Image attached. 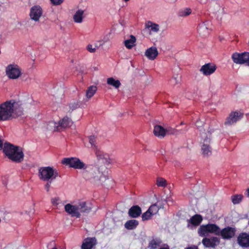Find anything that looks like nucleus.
<instances>
[{
  "label": "nucleus",
  "instance_id": "a19ab883",
  "mask_svg": "<svg viewBox=\"0 0 249 249\" xmlns=\"http://www.w3.org/2000/svg\"><path fill=\"white\" fill-rule=\"evenodd\" d=\"M89 142L91 145L92 147H94L95 149L97 148L95 145L96 142V138L94 136H90L89 137Z\"/></svg>",
  "mask_w": 249,
  "mask_h": 249
},
{
  "label": "nucleus",
  "instance_id": "8fccbe9b",
  "mask_svg": "<svg viewBox=\"0 0 249 249\" xmlns=\"http://www.w3.org/2000/svg\"><path fill=\"white\" fill-rule=\"evenodd\" d=\"M169 249V247L167 246L166 247H162V248H160V249Z\"/></svg>",
  "mask_w": 249,
  "mask_h": 249
},
{
  "label": "nucleus",
  "instance_id": "ea45409f",
  "mask_svg": "<svg viewBox=\"0 0 249 249\" xmlns=\"http://www.w3.org/2000/svg\"><path fill=\"white\" fill-rule=\"evenodd\" d=\"M153 215L151 212L148 210L146 212L143 213L142 216V220H147L151 218Z\"/></svg>",
  "mask_w": 249,
  "mask_h": 249
},
{
  "label": "nucleus",
  "instance_id": "09e8293b",
  "mask_svg": "<svg viewBox=\"0 0 249 249\" xmlns=\"http://www.w3.org/2000/svg\"><path fill=\"white\" fill-rule=\"evenodd\" d=\"M202 124V122H200L199 121H197L196 123V125L197 127H199V126H200V125Z\"/></svg>",
  "mask_w": 249,
  "mask_h": 249
},
{
  "label": "nucleus",
  "instance_id": "6ab92c4d",
  "mask_svg": "<svg viewBox=\"0 0 249 249\" xmlns=\"http://www.w3.org/2000/svg\"><path fill=\"white\" fill-rule=\"evenodd\" d=\"M239 245L242 247H249V234L244 232L240 234L237 238Z\"/></svg>",
  "mask_w": 249,
  "mask_h": 249
},
{
  "label": "nucleus",
  "instance_id": "f03ea898",
  "mask_svg": "<svg viewBox=\"0 0 249 249\" xmlns=\"http://www.w3.org/2000/svg\"><path fill=\"white\" fill-rule=\"evenodd\" d=\"M3 151L9 159L16 162H20L23 160L24 154L22 149L9 142L4 143Z\"/></svg>",
  "mask_w": 249,
  "mask_h": 249
},
{
  "label": "nucleus",
  "instance_id": "f3484780",
  "mask_svg": "<svg viewBox=\"0 0 249 249\" xmlns=\"http://www.w3.org/2000/svg\"><path fill=\"white\" fill-rule=\"evenodd\" d=\"M64 209L65 211L72 216H75L77 218L80 217L77 204L73 205L71 204H67L64 206Z\"/></svg>",
  "mask_w": 249,
  "mask_h": 249
},
{
  "label": "nucleus",
  "instance_id": "20e7f679",
  "mask_svg": "<svg viewBox=\"0 0 249 249\" xmlns=\"http://www.w3.org/2000/svg\"><path fill=\"white\" fill-rule=\"evenodd\" d=\"M57 176V171L50 166L40 167L38 170V177L43 181H52L55 179Z\"/></svg>",
  "mask_w": 249,
  "mask_h": 249
},
{
  "label": "nucleus",
  "instance_id": "4468645a",
  "mask_svg": "<svg viewBox=\"0 0 249 249\" xmlns=\"http://www.w3.org/2000/svg\"><path fill=\"white\" fill-rule=\"evenodd\" d=\"M216 68L214 64L209 63L203 65L200 69V71L204 75L209 76L215 72Z\"/></svg>",
  "mask_w": 249,
  "mask_h": 249
},
{
  "label": "nucleus",
  "instance_id": "de8ad7c7",
  "mask_svg": "<svg viewBox=\"0 0 249 249\" xmlns=\"http://www.w3.org/2000/svg\"><path fill=\"white\" fill-rule=\"evenodd\" d=\"M185 249H198V248L197 246H192L189 247Z\"/></svg>",
  "mask_w": 249,
  "mask_h": 249
},
{
  "label": "nucleus",
  "instance_id": "dca6fc26",
  "mask_svg": "<svg viewBox=\"0 0 249 249\" xmlns=\"http://www.w3.org/2000/svg\"><path fill=\"white\" fill-rule=\"evenodd\" d=\"M153 132L156 136L160 138H163L166 134L173 133V132L170 131V128L165 129L160 125L155 126Z\"/></svg>",
  "mask_w": 249,
  "mask_h": 249
},
{
  "label": "nucleus",
  "instance_id": "f257e3e1",
  "mask_svg": "<svg viewBox=\"0 0 249 249\" xmlns=\"http://www.w3.org/2000/svg\"><path fill=\"white\" fill-rule=\"evenodd\" d=\"M23 113L22 104L19 101L10 100L0 104V122L16 118Z\"/></svg>",
  "mask_w": 249,
  "mask_h": 249
},
{
  "label": "nucleus",
  "instance_id": "bb28decb",
  "mask_svg": "<svg viewBox=\"0 0 249 249\" xmlns=\"http://www.w3.org/2000/svg\"><path fill=\"white\" fill-rule=\"evenodd\" d=\"M142 213L141 208L138 206L132 207L128 211L129 215L133 218H136L140 215Z\"/></svg>",
  "mask_w": 249,
  "mask_h": 249
},
{
  "label": "nucleus",
  "instance_id": "c756f323",
  "mask_svg": "<svg viewBox=\"0 0 249 249\" xmlns=\"http://www.w3.org/2000/svg\"><path fill=\"white\" fill-rule=\"evenodd\" d=\"M107 83L115 89H118L121 85L120 80L116 79L113 77L108 78L107 80Z\"/></svg>",
  "mask_w": 249,
  "mask_h": 249
},
{
  "label": "nucleus",
  "instance_id": "c9c22d12",
  "mask_svg": "<svg viewBox=\"0 0 249 249\" xmlns=\"http://www.w3.org/2000/svg\"><path fill=\"white\" fill-rule=\"evenodd\" d=\"M243 196L241 195H236L231 197L232 202L234 204H239L242 200Z\"/></svg>",
  "mask_w": 249,
  "mask_h": 249
},
{
  "label": "nucleus",
  "instance_id": "72a5a7b5",
  "mask_svg": "<svg viewBox=\"0 0 249 249\" xmlns=\"http://www.w3.org/2000/svg\"><path fill=\"white\" fill-rule=\"evenodd\" d=\"M46 129L51 131H59L58 123L52 121L46 124Z\"/></svg>",
  "mask_w": 249,
  "mask_h": 249
},
{
  "label": "nucleus",
  "instance_id": "5fc2aeb1",
  "mask_svg": "<svg viewBox=\"0 0 249 249\" xmlns=\"http://www.w3.org/2000/svg\"><path fill=\"white\" fill-rule=\"evenodd\" d=\"M56 249V248H53V249Z\"/></svg>",
  "mask_w": 249,
  "mask_h": 249
},
{
  "label": "nucleus",
  "instance_id": "6e6552de",
  "mask_svg": "<svg viewBox=\"0 0 249 249\" xmlns=\"http://www.w3.org/2000/svg\"><path fill=\"white\" fill-rule=\"evenodd\" d=\"M89 175L91 181L98 184L102 183L107 179L106 176L101 173L96 167L92 168Z\"/></svg>",
  "mask_w": 249,
  "mask_h": 249
},
{
  "label": "nucleus",
  "instance_id": "b1692460",
  "mask_svg": "<svg viewBox=\"0 0 249 249\" xmlns=\"http://www.w3.org/2000/svg\"><path fill=\"white\" fill-rule=\"evenodd\" d=\"M207 22H203L199 24L197 27V31L200 35L205 36L209 34V29L207 27Z\"/></svg>",
  "mask_w": 249,
  "mask_h": 249
},
{
  "label": "nucleus",
  "instance_id": "393cba45",
  "mask_svg": "<svg viewBox=\"0 0 249 249\" xmlns=\"http://www.w3.org/2000/svg\"><path fill=\"white\" fill-rule=\"evenodd\" d=\"M51 202L53 206L58 210L63 209V207L65 205V202L58 197L52 198L51 199Z\"/></svg>",
  "mask_w": 249,
  "mask_h": 249
},
{
  "label": "nucleus",
  "instance_id": "3c124183",
  "mask_svg": "<svg viewBox=\"0 0 249 249\" xmlns=\"http://www.w3.org/2000/svg\"><path fill=\"white\" fill-rule=\"evenodd\" d=\"M246 116L247 117V118L249 119V113H247L246 114Z\"/></svg>",
  "mask_w": 249,
  "mask_h": 249
},
{
  "label": "nucleus",
  "instance_id": "473e14b6",
  "mask_svg": "<svg viewBox=\"0 0 249 249\" xmlns=\"http://www.w3.org/2000/svg\"><path fill=\"white\" fill-rule=\"evenodd\" d=\"M161 243V241L159 238H155L151 240L148 244L149 249H157Z\"/></svg>",
  "mask_w": 249,
  "mask_h": 249
},
{
  "label": "nucleus",
  "instance_id": "5701e85b",
  "mask_svg": "<svg viewBox=\"0 0 249 249\" xmlns=\"http://www.w3.org/2000/svg\"><path fill=\"white\" fill-rule=\"evenodd\" d=\"M96 243V240L95 238H88L84 240L81 249H91Z\"/></svg>",
  "mask_w": 249,
  "mask_h": 249
},
{
  "label": "nucleus",
  "instance_id": "2eb2a0df",
  "mask_svg": "<svg viewBox=\"0 0 249 249\" xmlns=\"http://www.w3.org/2000/svg\"><path fill=\"white\" fill-rule=\"evenodd\" d=\"M94 152L98 160H100L103 163L107 164L111 163V159L108 154L104 153L98 148H96Z\"/></svg>",
  "mask_w": 249,
  "mask_h": 249
},
{
  "label": "nucleus",
  "instance_id": "f8f14e48",
  "mask_svg": "<svg viewBox=\"0 0 249 249\" xmlns=\"http://www.w3.org/2000/svg\"><path fill=\"white\" fill-rule=\"evenodd\" d=\"M218 233L216 234V235H220L223 239L229 240L234 237L235 233V229L230 227H227L220 230L218 227Z\"/></svg>",
  "mask_w": 249,
  "mask_h": 249
},
{
  "label": "nucleus",
  "instance_id": "7c9ffc66",
  "mask_svg": "<svg viewBox=\"0 0 249 249\" xmlns=\"http://www.w3.org/2000/svg\"><path fill=\"white\" fill-rule=\"evenodd\" d=\"M136 41L135 37L131 35L130 38L126 39L124 41V44L126 48L131 49L133 46H135V43Z\"/></svg>",
  "mask_w": 249,
  "mask_h": 249
},
{
  "label": "nucleus",
  "instance_id": "4c0bfd02",
  "mask_svg": "<svg viewBox=\"0 0 249 249\" xmlns=\"http://www.w3.org/2000/svg\"><path fill=\"white\" fill-rule=\"evenodd\" d=\"M148 210L151 212V214L154 215L158 213L159 208L156 204H154L149 208Z\"/></svg>",
  "mask_w": 249,
  "mask_h": 249
},
{
  "label": "nucleus",
  "instance_id": "864d4df0",
  "mask_svg": "<svg viewBox=\"0 0 249 249\" xmlns=\"http://www.w3.org/2000/svg\"><path fill=\"white\" fill-rule=\"evenodd\" d=\"M95 46H96V47H97V46H98V45H97V43H96Z\"/></svg>",
  "mask_w": 249,
  "mask_h": 249
},
{
  "label": "nucleus",
  "instance_id": "a211bd4d",
  "mask_svg": "<svg viewBox=\"0 0 249 249\" xmlns=\"http://www.w3.org/2000/svg\"><path fill=\"white\" fill-rule=\"evenodd\" d=\"M202 217L200 214H195L187 220V226L190 229L196 227L200 224L202 221Z\"/></svg>",
  "mask_w": 249,
  "mask_h": 249
},
{
  "label": "nucleus",
  "instance_id": "4be33fe9",
  "mask_svg": "<svg viewBox=\"0 0 249 249\" xmlns=\"http://www.w3.org/2000/svg\"><path fill=\"white\" fill-rule=\"evenodd\" d=\"M73 122L70 118L67 116L64 117L58 122L59 131L62 128L71 126Z\"/></svg>",
  "mask_w": 249,
  "mask_h": 249
},
{
  "label": "nucleus",
  "instance_id": "c03bdc74",
  "mask_svg": "<svg viewBox=\"0 0 249 249\" xmlns=\"http://www.w3.org/2000/svg\"><path fill=\"white\" fill-rule=\"evenodd\" d=\"M87 50L90 53H94L96 51V48L93 47L91 44H89L87 47Z\"/></svg>",
  "mask_w": 249,
  "mask_h": 249
},
{
  "label": "nucleus",
  "instance_id": "423d86ee",
  "mask_svg": "<svg viewBox=\"0 0 249 249\" xmlns=\"http://www.w3.org/2000/svg\"><path fill=\"white\" fill-rule=\"evenodd\" d=\"M62 163L76 169H86L87 168V165L77 158H64L62 160Z\"/></svg>",
  "mask_w": 249,
  "mask_h": 249
},
{
  "label": "nucleus",
  "instance_id": "9d476101",
  "mask_svg": "<svg viewBox=\"0 0 249 249\" xmlns=\"http://www.w3.org/2000/svg\"><path fill=\"white\" fill-rule=\"evenodd\" d=\"M233 61L236 64L247 63L249 65V53L244 52L241 53H234L232 55Z\"/></svg>",
  "mask_w": 249,
  "mask_h": 249
},
{
  "label": "nucleus",
  "instance_id": "cd10ccee",
  "mask_svg": "<svg viewBox=\"0 0 249 249\" xmlns=\"http://www.w3.org/2000/svg\"><path fill=\"white\" fill-rule=\"evenodd\" d=\"M192 14V9L190 7H184L180 9L178 13V16L180 18H186Z\"/></svg>",
  "mask_w": 249,
  "mask_h": 249
},
{
  "label": "nucleus",
  "instance_id": "603ef678",
  "mask_svg": "<svg viewBox=\"0 0 249 249\" xmlns=\"http://www.w3.org/2000/svg\"><path fill=\"white\" fill-rule=\"evenodd\" d=\"M247 194L248 196H249V188L247 190Z\"/></svg>",
  "mask_w": 249,
  "mask_h": 249
},
{
  "label": "nucleus",
  "instance_id": "f704fd0d",
  "mask_svg": "<svg viewBox=\"0 0 249 249\" xmlns=\"http://www.w3.org/2000/svg\"><path fill=\"white\" fill-rule=\"evenodd\" d=\"M97 88L96 86H89L87 90H86V96L87 98H91L96 93Z\"/></svg>",
  "mask_w": 249,
  "mask_h": 249
},
{
  "label": "nucleus",
  "instance_id": "49530a36",
  "mask_svg": "<svg viewBox=\"0 0 249 249\" xmlns=\"http://www.w3.org/2000/svg\"><path fill=\"white\" fill-rule=\"evenodd\" d=\"M50 181V182H51V181ZM50 187V183H49V182L47 183L45 185V188L47 192H48L49 191Z\"/></svg>",
  "mask_w": 249,
  "mask_h": 249
},
{
  "label": "nucleus",
  "instance_id": "0eeeda50",
  "mask_svg": "<svg viewBox=\"0 0 249 249\" xmlns=\"http://www.w3.org/2000/svg\"><path fill=\"white\" fill-rule=\"evenodd\" d=\"M218 232V226L214 224L201 225L198 230V234L202 237L207 236L210 233L216 235Z\"/></svg>",
  "mask_w": 249,
  "mask_h": 249
},
{
  "label": "nucleus",
  "instance_id": "58836bf2",
  "mask_svg": "<svg viewBox=\"0 0 249 249\" xmlns=\"http://www.w3.org/2000/svg\"><path fill=\"white\" fill-rule=\"evenodd\" d=\"M214 7L216 10V11L215 12L218 14H223L224 13V8L220 6L219 4L218 3H215L214 5Z\"/></svg>",
  "mask_w": 249,
  "mask_h": 249
},
{
  "label": "nucleus",
  "instance_id": "39448f33",
  "mask_svg": "<svg viewBox=\"0 0 249 249\" xmlns=\"http://www.w3.org/2000/svg\"><path fill=\"white\" fill-rule=\"evenodd\" d=\"M5 74L12 80L18 79L22 75V69L17 64L13 63L8 65L5 68Z\"/></svg>",
  "mask_w": 249,
  "mask_h": 249
},
{
  "label": "nucleus",
  "instance_id": "aec40b11",
  "mask_svg": "<svg viewBox=\"0 0 249 249\" xmlns=\"http://www.w3.org/2000/svg\"><path fill=\"white\" fill-rule=\"evenodd\" d=\"M159 52L156 47L152 46L146 50L144 55L150 60H155L158 55Z\"/></svg>",
  "mask_w": 249,
  "mask_h": 249
},
{
  "label": "nucleus",
  "instance_id": "9b49d317",
  "mask_svg": "<svg viewBox=\"0 0 249 249\" xmlns=\"http://www.w3.org/2000/svg\"><path fill=\"white\" fill-rule=\"evenodd\" d=\"M243 116V113L240 111L231 112L227 118L225 124L231 125L240 120Z\"/></svg>",
  "mask_w": 249,
  "mask_h": 249
},
{
  "label": "nucleus",
  "instance_id": "412c9836",
  "mask_svg": "<svg viewBox=\"0 0 249 249\" xmlns=\"http://www.w3.org/2000/svg\"><path fill=\"white\" fill-rule=\"evenodd\" d=\"M77 204L78 210L79 214L81 213H88L89 212L91 209V204L89 202L85 201H80Z\"/></svg>",
  "mask_w": 249,
  "mask_h": 249
},
{
  "label": "nucleus",
  "instance_id": "ddd939ff",
  "mask_svg": "<svg viewBox=\"0 0 249 249\" xmlns=\"http://www.w3.org/2000/svg\"><path fill=\"white\" fill-rule=\"evenodd\" d=\"M220 239L219 238L213 236L210 238L205 237L202 240V243L206 248H214L219 245Z\"/></svg>",
  "mask_w": 249,
  "mask_h": 249
},
{
  "label": "nucleus",
  "instance_id": "79ce46f5",
  "mask_svg": "<svg viewBox=\"0 0 249 249\" xmlns=\"http://www.w3.org/2000/svg\"><path fill=\"white\" fill-rule=\"evenodd\" d=\"M180 77L177 75L176 76H174L171 79V82L174 84H177L179 83Z\"/></svg>",
  "mask_w": 249,
  "mask_h": 249
},
{
  "label": "nucleus",
  "instance_id": "e433bc0d",
  "mask_svg": "<svg viewBox=\"0 0 249 249\" xmlns=\"http://www.w3.org/2000/svg\"><path fill=\"white\" fill-rule=\"evenodd\" d=\"M156 184L159 187H165L167 185L166 180L160 177L157 178Z\"/></svg>",
  "mask_w": 249,
  "mask_h": 249
},
{
  "label": "nucleus",
  "instance_id": "7ed1b4c3",
  "mask_svg": "<svg viewBox=\"0 0 249 249\" xmlns=\"http://www.w3.org/2000/svg\"><path fill=\"white\" fill-rule=\"evenodd\" d=\"M201 153L204 157H209L212 153V148L210 144L212 138L211 131L202 132L201 134Z\"/></svg>",
  "mask_w": 249,
  "mask_h": 249
},
{
  "label": "nucleus",
  "instance_id": "a878e982",
  "mask_svg": "<svg viewBox=\"0 0 249 249\" xmlns=\"http://www.w3.org/2000/svg\"><path fill=\"white\" fill-rule=\"evenodd\" d=\"M84 11L82 9L78 10L73 16V21L77 23H81L83 22Z\"/></svg>",
  "mask_w": 249,
  "mask_h": 249
},
{
  "label": "nucleus",
  "instance_id": "1a4fd4ad",
  "mask_svg": "<svg viewBox=\"0 0 249 249\" xmlns=\"http://www.w3.org/2000/svg\"><path fill=\"white\" fill-rule=\"evenodd\" d=\"M43 10L39 5H35L30 9L29 16L30 19L36 22L38 21L42 16Z\"/></svg>",
  "mask_w": 249,
  "mask_h": 249
},
{
  "label": "nucleus",
  "instance_id": "2f4dec72",
  "mask_svg": "<svg viewBox=\"0 0 249 249\" xmlns=\"http://www.w3.org/2000/svg\"><path fill=\"white\" fill-rule=\"evenodd\" d=\"M139 222L137 220L132 219L127 221L124 224V227L127 230H133L138 226Z\"/></svg>",
  "mask_w": 249,
  "mask_h": 249
},
{
  "label": "nucleus",
  "instance_id": "c85d7f7f",
  "mask_svg": "<svg viewBox=\"0 0 249 249\" xmlns=\"http://www.w3.org/2000/svg\"><path fill=\"white\" fill-rule=\"evenodd\" d=\"M145 28L149 30L150 34L157 33L159 31V25L151 21L145 24Z\"/></svg>",
  "mask_w": 249,
  "mask_h": 249
},
{
  "label": "nucleus",
  "instance_id": "37998d69",
  "mask_svg": "<svg viewBox=\"0 0 249 249\" xmlns=\"http://www.w3.org/2000/svg\"><path fill=\"white\" fill-rule=\"evenodd\" d=\"M53 5H59L62 3L64 0H50Z\"/></svg>",
  "mask_w": 249,
  "mask_h": 249
},
{
  "label": "nucleus",
  "instance_id": "a18cd8bd",
  "mask_svg": "<svg viewBox=\"0 0 249 249\" xmlns=\"http://www.w3.org/2000/svg\"><path fill=\"white\" fill-rule=\"evenodd\" d=\"M107 41V39H105L104 40H100L98 42L99 43V46H102Z\"/></svg>",
  "mask_w": 249,
  "mask_h": 249
}]
</instances>
